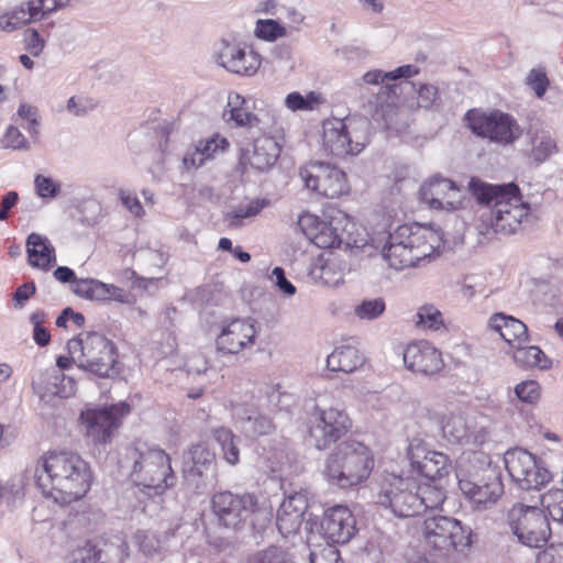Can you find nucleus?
<instances>
[{"mask_svg":"<svg viewBox=\"0 0 563 563\" xmlns=\"http://www.w3.org/2000/svg\"><path fill=\"white\" fill-rule=\"evenodd\" d=\"M470 190L481 205L488 207V210H484L476 221V230L479 234L508 236L518 233L530 222V203L523 200L515 184L492 185L472 178Z\"/></svg>","mask_w":563,"mask_h":563,"instance_id":"1","label":"nucleus"},{"mask_svg":"<svg viewBox=\"0 0 563 563\" xmlns=\"http://www.w3.org/2000/svg\"><path fill=\"white\" fill-rule=\"evenodd\" d=\"M34 479L46 498L58 505H68L86 496L92 474L89 464L79 454L54 450L37 459Z\"/></svg>","mask_w":563,"mask_h":563,"instance_id":"2","label":"nucleus"},{"mask_svg":"<svg viewBox=\"0 0 563 563\" xmlns=\"http://www.w3.org/2000/svg\"><path fill=\"white\" fill-rule=\"evenodd\" d=\"M443 232L433 224L406 223L388 234L380 255L389 267L404 269L429 263L441 254Z\"/></svg>","mask_w":563,"mask_h":563,"instance_id":"3","label":"nucleus"},{"mask_svg":"<svg viewBox=\"0 0 563 563\" xmlns=\"http://www.w3.org/2000/svg\"><path fill=\"white\" fill-rule=\"evenodd\" d=\"M374 467L373 450L358 440L346 439L335 444L327 455L321 474L330 486L350 489L364 484Z\"/></svg>","mask_w":563,"mask_h":563,"instance_id":"4","label":"nucleus"},{"mask_svg":"<svg viewBox=\"0 0 563 563\" xmlns=\"http://www.w3.org/2000/svg\"><path fill=\"white\" fill-rule=\"evenodd\" d=\"M460 490L476 510H485L497 503L504 493L500 473L484 453H463L456 466Z\"/></svg>","mask_w":563,"mask_h":563,"instance_id":"5","label":"nucleus"},{"mask_svg":"<svg viewBox=\"0 0 563 563\" xmlns=\"http://www.w3.org/2000/svg\"><path fill=\"white\" fill-rule=\"evenodd\" d=\"M423 553L411 563H454L457 553L472 547V529L448 516H433L423 521Z\"/></svg>","mask_w":563,"mask_h":563,"instance_id":"6","label":"nucleus"},{"mask_svg":"<svg viewBox=\"0 0 563 563\" xmlns=\"http://www.w3.org/2000/svg\"><path fill=\"white\" fill-rule=\"evenodd\" d=\"M71 360L84 371L109 377L115 373V347L103 334L81 332L67 343Z\"/></svg>","mask_w":563,"mask_h":563,"instance_id":"7","label":"nucleus"},{"mask_svg":"<svg viewBox=\"0 0 563 563\" xmlns=\"http://www.w3.org/2000/svg\"><path fill=\"white\" fill-rule=\"evenodd\" d=\"M368 143V122L364 119H328L322 123V150L334 157L358 155Z\"/></svg>","mask_w":563,"mask_h":563,"instance_id":"8","label":"nucleus"},{"mask_svg":"<svg viewBox=\"0 0 563 563\" xmlns=\"http://www.w3.org/2000/svg\"><path fill=\"white\" fill-rule=\"evenodd\" d=\"M130 457L133 460L130 476L136 486L162 494L174 484L170 459L163 450L135 448Z\"/></svg>","mask_w":563,"mask_h":563,"instance_id":"9","label":"nucleus"},{"mask_svg":"<svg viewBox=\"0 0 563 563\" xmlns=\"http://www.w3.org/2000/svg\"><path fill=\"white\" fill-rule=\"evenodd\" d=\"M377 504L396 517L410 518L422 512L420 488L417 481L394 473L385 474L379 484Z\"/></svg>","mask_w":563,"mask_h":563,"instance_id":"10","label":"nucleus"},{"mask_svg":"<svg viewBox=\"0 0 563 563\" xmlns=\"http://www.w3.org/2000/svg\"><path fill=\"white\" fill-rule=\"evenodd\" d=\"M351 224L350 217L338 208H328L318 217L303 212L298 219L302 233L318 247L329 249L341 244L342 235Z\"/></svg>","mask_w":563,"mask_h":563,"instance_id":"11","label":"nucleus"},{"mask_svg":"<svg viewBox=\"0 0 563 563\" xmlns=\"http://www.w3.org/2000/svg\"><path fill=\"white\" fill-rule=\"evenodd\" d=\"M508 525L518 541L530 548H540L551 534L548 517L534 506L514 505L508 511Z\"/></svg>","mask_w":563,"mask_h":563,"instance_id":"12","label":"nucleus"},{"mask_svg":"<svg viewBox=\"0 0 563 563\" xmlns=\"http://www.w3.org/2000/svg\"><path fill=\"white\" fill-rule=\"evenodd\" d=\"M466 119L473 133L500 145L512 144L522 134L518 121L509 113L499 110L490 112L471 110Z\"/></svg>","mask_w":563,"mask_h":563,"instance_id":"13","label":"nucleus"},{"mask_svg":"<svg viewBox=\"0 0 563 563\" xmlns=\"http://www.w3.org/2000/svg\"><path fill=\"white\" fill-rule=\"evenodd\" d=\"M351 429L347 413L338 407L317 406L309 419V438L318 450H324Z\"/></svg>","mask_w":563,"mask_h":563,"instance_id":"14","label":"nucleus"},{"mask_svg":"<svg viewBox=\"0 0 563 563\" xmlns=\"http://www.w3.org/2000/svg\"><path fill=\"white\" fill-rule=\"evenodd\" d=\"M299 176L308 189L327 198H339L350 190L344 172L322 162L301 167Z\"/></svg>","mask_w":563,"mask_h":563,"instance_id":"15","label":"nucleus"},{"mask_svg":"<svg viewBox=\"0 0 563 563\" xmlns=\"http://www.w3.org/2000/svg\"><path fill=\"white\" fill-rule=\"evenodd\" d=\"M129 412L130 406L126 402L110 407L87 408L80 415L85 437L95 444L108 442L119 427L120 419Z\"/></svg>","mask_w":563,"mask_h":563,"instance_id":"16","label":"nucleus"},{"mask_svg":"<svg viewBox=\"0 0 563 563\" xmlns=\"http://www.w3.org/2000/svg\"><path fill=\"white\" fill-rule=\"evenodd\" d=\"M420 199L432 210L454 212L465 208L464 190L450 178L434 175L420 187Z\"/></svg>","mask_w":563,"mask_h":563,"instance_id":"17","label":"nucleus"},{"mask_svg":"<svg viewBox=\"0 0 563 563\" xmlns=\"http://www.w3.org/2000/svg\"><path fill=\"white\" fill-rule=\"evenodd\" d=\"M214 60L227 71L242 77H253L262 65L261 55L240 41H221L214 53Z\"/></svg>","mask_w":563,"mask_h":563,"instance_id":"18","label":"nucleus"},{"mask_svg":"<svg viewBox=\"0 0 563 563\" xmlns=\"http://www.w3.org/2000/svg\"><path fill=\"white\" fill-rule=\"evenodd\" d=\"M504 461L509 476L522 489H538L551 478L550 472L539 464L537 457L523 449L507 451Z\"/></svg>","mask_w":563,"mask_h":563,"instance_id":"19","label":"nucleus"},{"mask_svg":"<svg viewBox=\"0 0 563 563\" xmlns=\"http://www.w3.org/2000/svg\"><path fill=\"white\" fill-rule=\"evenodd\" d=\"M407 457L413 471L433 482L443 479L452 470L450 457L443 452L433 450L421 438L411 439Z\"/></svg>","mask_w":563,"mask_h":563,"instance_id":"20","label":"nucleus"},{"mask_svg":"<svg viewBox=\"0 0 563 563\" xmlns=\"http://www.w3.org/2000/svg\"><path fill=\"white\" fill-rule=\"evenodd\" d=\"M211 508L221 526L236 529L249 514L258 510V500L251 493L235 495L231 492H221L213 495Z\"/></svg>","mask_w":563,"mask_h":563,"instance_id":"21","label":"nucleus"},{"mask_svg":"<svg viewBox=\"0 0 563 563\" xmlns=\"http://www.w3.org/2000/svg\"><path fill=\"white\" fill-rule=\"evenodd\" d=\"M261 324L251 318H238L225 323L218 334L217 349L223 353L238 354L252 350L258 339Z\"/></svg>","mask_w":563,"mask_h":563,"instance_id":"22","label":"nucleus"},{"mask_svg":"<svg viewBox=\"0 0 563 563\" xmlns=\"http://www.w3.org/2000/svg\"><path fill=\"white\" fill-rule=\"evenodd\" d=\"M442 432L450 443L479 446L488 439L484 426H479L475 416L452 412L443 420Z\"/></svg>","mask_w":563,"mask_h":563,"instance_id":"23","label":"nucleus"},{"mask_svg":"<svg viewBox=\"0 0 563 563\" xmlns=\"http://www.w3.org/2000/svg\"><path fill=\"white\" fill-rule=\"evenodd\" d=\"M406 367L422 375H434L444 367L442 353L429 341L409 343L404 351Z\"/></svg>","mask_w":563,"mask_h":563,"instance_id":"24","label":"nucleus"},{"mask_svg":"<svg viewBox=\"0 0 563 563\" xmlns=\"http://www.w3.org/2000/svg\"><path fill=\"white\" fill-rule=\"evenodd\" d=\"M355 518L349 507L335 505L324 511L321 528L329 541L344 544L355 534Z\"/></svg>","mask_w":563,"mask_h":563,"instance_id":"25","label":"nucleus"},{"mask_svg":"<svg viewBox=\"0 0 563 563\" xmlns=\"http://www.w3.org/2000/svg\"><path fill=\"white\" fill-rule=\"evenodd\" d=\"M308 508L306 494L298 492L286 497L277 511V528L285 538L295 536L299 530L305 511Z\"/></svg>","mask_w":563,"mask_h":563,"instance_id":"26","label":"nucleus"},{"mask_svg":"<svg viewBox=\"0 0 563 563\" xmlns=\"http://www.w3.org/2000/svg\"><path fill=\"white\" fill-rule=\"evenodd\" d=\"M233 418L241 431L247 437L269 434L275 429L272 418L254 406H235Z\"/></svg>","mask_w":563,"mask_h":563,"instance_id":"27","label":"nucleus"},{"mask_svg":"<svg viewBox=\"0 0 563 563\" xmlns=\"http://www.w3.org/2000/svg\"><path fill=\"white\" fill-rule=\"evenodd\" d=\"M349 271V264L344 260L330 256L314 261L310 267L309 276L317 285L339 287L343 284Z\"/></svg>","mask_w":563,"mask_h":563,"instance_id":"28","label":"nucleus"},{"mask_svg":"<svg viewBox=\"0 0 563 563\" xmlns=\"http://www.w3.org/2000/svg\"><path fill=\"white\" fill-rule=\"evenodd\" d=\"M488 328L498 333L511 350L529 342L527 325L512 316L503 312L494 313L488 319Z\"/></svg>","mask_w":563,"mask_h":563,"instance_id":"29","label":"nucleus"},{"mask_svg":"<svg viewBox=\"0 0 563 563\" xmlns=\"http://www.w3.org/2000/svg\"><path fill=\"white\" fill-rule=\"evenodd\" d=\"M42 397L44 396H58L60 398H68L76 393V382L66 376L59 369L47 368L41 374L37 380L33 383Z\"/></svg>","mask_w":563,"mask_h":563,"instance_id":"30","label":"nucleus"},{"mask_svg":"<svg viewBox=\"0 0 563 563\" xmlns=\"http://www.w3.org/2000/svg\"><path fill=\"white\" fill-rule=\"evenodd\" d=\"M279 152V146L273 137L263 136L256 139L252 147L244 152L243 159L252 168L264 172L275 164Z\"/></svg>","mask_w":563,"mask_h":563,"instance_id":"31","label":"nucleus"},{"mask_svg":"<svg viewBox=\"0 0 563 563\" xmlns=\"http://www.w3.org/2000/svg\"><path fill=\"white\" fill-rule=\"evenodd\" d=\"M27 258L31 266L49 271L56 263L55 247L51 241L38 233H31L26 240Z\"/></svg>","mask_w":563,"mask_h":563,"instance_id":"32","label":"nucleus"},{"mask_svg":"<svg viewBox=\"0 0 563 563\" xmlns=\"http://www.w3.org/2000/svg\"><path fill=\"white\" fill-rule=\"evenodd\" d=\"M527 142V156L537 164L545 163L559 152L555 137L545 130L530 131Z\"/></svg>","mask_w":563,"mask_h":563,"instance_id":"33","label":"nucleus"},{"mask_svg":"<svg viewBox=\"0 0 563 563\" xmlns=\"http://www.w3.org/2000/svg\"><path fill=\"white\" fill-rule=\"evenodd\" d=\"M364 355L352 345H340L327 358V366L333 372L353 373L363 366Z\"/></svg>","mask_w":563,"mask_h":563,"instance_id":"34","label":"nucleus"},{"mask_svg":"<svg viewBox=\"0 0 563 563\" xmlns=\"http://www.w3.org/2000/svg\"><path fill=\"white\" fill-rule=\"evenodd\" d=\"M169 537V532L139 530L133 534V543L144 556L154 559L165 553Z\"/></svg>","mask_w":563,"mask_h":563,"instance_id":"35","label":"nucleus"},{"mask_svg":"<svg viewBox=\"0 0 563 563\" xmlns=\"http://www.w3.org/2000/svg\"><path fill=\"white\" fill-rule=\"evenodd\" d=\"M325 103V98L320 91H291L286 95L284 106L291 112L319 111Z\"/></svg>","mask_w":563,"mask_h":563,"instance_id":"36","label":"nucleus"},{"mask_svg":"<svg viewBox=\"0 0 563 563\" xmlns=\"http://www.w3.org/2000/svg\"><path fill=\"white\" fill-rule=\"evenodd\" d=\"M508 354H510L514 362L521 367L547 369L551 366L550 360L545 356L543 351L536 345L527 346L526 344H519V346H515Z\"/></svg>","mask_w":563,"mask_h":563,"instance_id":"37","label":"nucleus"},{"mask_svg":"<svg viewBox=\"0 0 563 563\" xmlns=\"http://www.w3.org/2000/svg\"><path fill=\"white\" fill-rule=\"evenodd\" d=\"M214 441L221 448L223 460L230 465H236L240 462V439L231 429L218 427L212 430Z\"/></svg>","mask_w":563,"mask_h":563,"instance_id":"38","label":"nucleus"},{"mask_svg":"<svg viewBox=\"0 0 563 563\" xmlns=\"http://www.w3.org/2000/svg\"><path fill=\"white\" fill-rule=\"evenodd\" d=\"M418 69L413 65H404L390 71H383L380 69H372L366 71L357 81V85H373L378 86L386 81H394L400 78H409L415 76Z\"/></svg>","mask_w":563,"mask_h":563,"instance_id":"39","label":"nucleus"},{"mask_svg":"<svg viewBox=\"0 0 563 563\" xmlns=\"http://www.w3.org/2000/svg\"><path fill=\"white\" fill-rule=\"evenodd\" d=\"M416 325L423 330L445 332L448 327L443 313L432 303H426L418 308Z\"/></svg>","mask_w":563,"mask_h":563,"instance_id":"40","label":"nucleus"},{"mask_svg":"<svg viewBox=\"0 0 563 563\" xmlns=\"http://www.w3.org/2000/svg\"><path fill=\"white\" fill-rule=\"evenodd\" d=\"M245 103V98L240 93H229L228 107L230 108V119L241 126H256L260 120L244 107Z\"/></svg>","mask_w":563,"mask_h":563,"instance_id":"41","label":"nucleus"},{"mask_svg":"<svg viewBox=\"0 0 563 563\" xmlns=\"http://www.w3.org/2000/svg\"><path fill=\"white\" fill-rule=\"evenodd\" d=\"M254 35L265 42H275L288 35V27L278 19H258L255 22Z\"/></svg>","mask_w":563,"mask_h":563,"instance_id":"42","label":"nucleus"},{"mask_svg":"<svg viewBox=\"0 0 563 563\" xmlns=\"http://www.w3.org/2000/svg\"><path fill=\"white\" fill-rule=\"evenodd\" d=\"M188 462H191L189 472L201 476L213 464L214 453L207 444L197 443L188 451Z\"/></svg>","mask_w":563,"mask_h":563,"instance_id":"43","label":"nucleus"},{"mask_svg":"<svg viewBox=\"0 0 563 563\" xmlns=\"http://www.w3.org/2000/svg\"><path fill=\"white\" fill-rule=\"evenodd\" d=\"M26 24L25 12L20 4L8 11H0V31L12 33Z\"/></svg>","mask_w":563,"mask_h":563,"instance_id":"44","label":"nucleus"},{"mask_svg":"<svg viewBox=\"0 0 563 563\" xmlns=\"http://www.w3.org/2000/svg\"><path fill=\"white\" fill-rule=\"evenodd\" d=\"M420 499L422 501V512L427 509L438 508L445 500V492L441 486L424 484L420 486Z\"/></svg>","mask_w":563,"mask_h":563,"instance_id":"45","label":"nucleus"},{"mask_svg":"<svg viewBox=\"0 0 563 563\" xmlns=\"http://www.w3.org/2000/svg\"><path fill=\"white\" fill-rule=\"evenodd\" d=\"M525 84L533 91L538 99H542L549 88L550 80L547 73L540 68H532L528 71Z\"/></svg>","mask_w":563,"mask_h":563,"instance_id":"46","label":"nucleus"},{"mask_svg":"<svg viewBox=\"0 0 563 563\" xmlns=\"http://www.w3.org/2000/svg\"><path fill=\"white\" fill-rule=\"evenodd\" d=\"M62 184L48 176L36 175L34 178V189L42 199H55L60 192Z\"/></svg>","mask_w":563,"mask_h":563,"instance_id":"47","label":"nucleus"},{"mask_svg":"<svg viewBox=\"0 0 563 563\" xmlns=\"http://www.w3.org/2000/svg\"><path fill=\"white\" fill-rule=\"evenodd\" d=\"M385 311V301L382 298H374L362 301L354 308L355 316L361 320H374Z\"/></svg>","mask_w":563,"mask_h":563,"instance_id":"48","label":"nucleus"},{"mask_svg":"<svg viewBox=\"0 0 563 563\" xmlns=\"http://www.w3.org/2000/svg\"><path fill=\"white\" fill-rule=\"evenodd\" d=\"M69 563H104L101 562V551L90 542L76 548L69 555Z\"/></svg>","mask_w":563,"mask_h":563,"instance_id":"49","label":"nucleus"},{"mask_svg":"<svg viewBox=\"0 0 563 563\" xmlns=\"http://www.w3.org/2000/svg\"><path fill=\"white\" fill-rule=\"evenodd\" d=\"M542 505L548 509L553 520L563 523V490H550L544 494Z\"/></svg>","mask_w":563,"mask_h":563,"instance_id":"50","label":"nucleus"},{"mask_svg":"<svg viewBox=\"0 0 563 563\" xmlns=\"http://www.w3.org/2000/svg\"><path fill=\"white\" fill-rule=\"evenodd\" d=\"M515 394L520 401L532 405L540 399L541 387L537 380L528 379L516 385Z\"/></svg>","mask_w":563,"mask_h":563,"instance_id":"51","label":"nucleus"},{"mask_svg":"<svg viewBox=\"0 0 563 563\" xmlns=\"http://www.w3.org/2000/svg\"><path fill=\"white\" fill-rule=\"evenodd\" d=\"M2 147L11 148L14 151H29L31 145L21 131L14 126L9 125L1 139Z\"/></svg>","mask_w":563,"mask_h":563,"instance_id":"52","label":"nucleus"},{"mask_svg":"<svg viewBox=\"0 0 563 563\" xmlns=\"http://www.w3.org/2000/svg\"><path fill=\"white\" fill-rule=\"evenodd\" d=\"M197 144L203 153L205 162L224 153L229 147L228 140L220 135H214L208 140L199 141Z\"/></svg>","mask_w":563,"mask_h":563,"instance_id":"53","label":"nucleus"},{"mask_svg":"<svg viewBox=\"0 0 563 563\" xmlns=\"http://www.w3.org/2000/svg\"><path fill=\"white\" fill-rule=\"evenodd\" d=\"M264 205L258 200L240 205L227 213V220L236 225L241 219L255 217L263 209Z\"/></svg>","mask_w":563,"mask_h":563,"instance_id":"54","label":"nucleus"},{"mask_svg":"<svg viewBox=\"0 0 563 563\" xmlns=\"http://www.w3.org/2000/svg\"><path fill=\"white\" fill-rule=\"evenodd\" d=\"M97 107V102L87 96H73L68 99L66 110L75 117H85Z\"/></svg>","mask_w":563,"mask_h":563,"instance_id":"55","label":"nucleus"},{"mask_svg":"<svg viewBox=\"0 0 563 563\" xmlns=\"http://www.w3.org/2000/svg\"><path fill=\"white\" fill-rule=\"evenodd\" d=\"M18 117L26 122L24 129L27 133L36 137L38 134V114L37 109L27 103H21L18 108Z\"/></svg>","mask_w":563,"mask_h":563,"instance_id":"56","label":"nucleus"},{"mask_svg":"<svg viewBox=\"0 0 563 563\" xmlns=\"http://www.w3.org/2000/svg\"><path fill=\"white\" fill-rule=\"evenodd\" d=\"M252 563H291L288 554L280 548L271 547L258 552Z\"/></svg>","mask_w":563,"mask_h":563,"instance_id":"57","label":"nucleus"},{"mask_svg":"<svg viewBox=\"0 0 563 563\" xmlns=\"http://www.w3.org/2000/svg\"><path fill=\"white\" fill-rule=\"evenodd\" d=\"M439 100L438 88L433 85H421L417 91L416 108L431 109Z\"/></svg>","mask_w":563,"mask_h":563,"instance_id":"58","label":"nucleus"},{"mask_svg":"<svg viewBox=\"0 0 563 563\" xmlns=\"http://www.w3.org/2000/svg\"><path fill=\"white\" fill-rule=\"evenodd\" d=\"M22 497L23 493L19 485H2L0 483V506L4 505L8 508H12L22 499Z\"/></svg>","mask_w":563,"mask_h":563,"instance_id":"59","label":"nucleus"},{"mask_svg":"<svg viewBox=\"0 0 563 563\" xmlns=\"http://www.w3.org/2000/svg\"><path fill=\"white\" fill-rule=\"evenodd\" d=\"M309 561L310 563H342L339 550L332 544H327L319 551H312Z\"/></svg>","mask_w":563,"mask_h":563,"instance_id":"60","label":"nucleus"},{"mask_svg":"<svg viewBox=\"0 0 563 563\" xmlns=\"http://www.w3.org/2000/svg\"><path fill=\"white\" fill-rule=\"evenodd\" d=\"M20 5L25 12L27 23L37 22L47 16L42 0H29Z\"/></svg>","mask_w":563,"mask_h":563,"instance_id":"61","label":"nucleus"},{"mask_svg":"<svg viewBox=\"0 0 563 563\" xmlns=\"http://www.w3.org/2000/svg\"><path fill=\"white\" fill-rule=\"evenodd\" d=\"M24 45L31 55L38 56L45 46V41L36 30L29 29L24 33Z\"/></svg>","mask_w":563,"mask_h":563,"instance_id":"62","label":"nucleus"},{"mask_svg":"<svg viewBox=\"0 0 563 563\" xmlns=\"http://www.w3.org/2000/svg\"><path fill=\"white\" fill-rule=\"evenodd\" d=\"M120 200L126 210L135 218H143L145 210L139 198L129 191H120Z\"/></svg>","mask_w":563,"mask_h":563,"instance_id":"63","label":"nucleus"},{"mask_svg":"<svg viewBox=\"0 0 563 563\" xmlns=\"http://www.w3.org/2000/svg\"><path fill=\"white\" fill-rule=\"evenodd\" d=\"M537 563H563V543L552 544L540 552Z\"/></svg>","mask_w":563,"mask_h":563,"instance_id":"64","label":"nucleus"}]
</instances>
